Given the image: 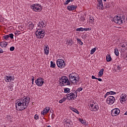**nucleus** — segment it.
<instances>
[{
	"label": "nucleus",
	"instance_id": "nucleus-3",
	"mask_svg": "<svg viewBox=\"0 0 127 127\" xmlns=\"http://www.w3.org/2000/svg\"><path fill=\"white\" fill-rule=\"evenodd\" d=\"M59 82L62 87L65 86H70L71 85L70 80H69L68 77H67L66 76H62L61 78H60Z\"/></svg>",
	"mask_w": 127,
	"mask_h": 127
},
{
	"label": "nucleus",
	"instance_id": "nucleus-15",
	"mask_svg": "<svg viewBox=\"0 0 127 127\" xmlns=\"http://www.w3.org/2000/svg\"><path fill=\"white\" fill-rule=\"evenodd\" d=\"M97 8L98 9H104V4H103L102 0H97Z\"/></svg>",
	"mask_w": 127,
	"mask_h": 127
},
{
	"label": "nucleus",
	"instance_id": "nucleus-49",
	"mask_svg": "<svg viewBox=\"0 0 127 127\" xmlns=\"http://www.w3.org/2000/svg\"><path fill=\"white\" fill-rule=\"evenodd\" d=\"M92 79H95V80H97V79H98V78L95 77V76L94 75H92Z\"/></svg>",
	"mask_w": 127,
	"mask_h": 127
},
{
	"label": "nucleus",
	"instance_id": "nucleus-45",
	"mask_svg": "<svg viewBox=\"0 0 127 127\" xmlns=\"http://www.w3.org/2000/svg\"><path fill=\"white\" fill-rule=\"evenodd\" d=\"M32 84L33 85L34 84V76H32Z\"/></svg>",
	"mask_w": 127,
	"mask_h": 127
},
{
	"label": "nucleus",
	"instance_id": "nucleus-12",
	"mask_svg": "<svg viewBox=\"0 0 127 127\" xmlns=\"http://www.w3.org/2000/svg\"><path fill=\"white\" fill-rule=\"evenodd\" d=\"M63 123L64 127H70L72 126V121L70 119H64L63 121Z\"/></svg>",
	"mask_w": 127,
	"mask_h": 127
},
{
	"label": "nucleus",
	"instance_id": "nucleus-38",
	"mask_svg": "<svg viewBox=\"0 0 127 127\" xmlns=\"http://www.w3.org/2000/svg\"><path fill=\"white\" fill-rule=\"evenodd\" d=\"M3 38H4V39L7 40V39H8V38H9V37L8 35H5L3 36Z\"/></svg>",
	"mask_w": 127,
	"mask_h": 127
},
{
	"label": "nucleus",
	"instance_id": "nucleus-56",
	"mask_svg": "<svg viewBox=\"0 0 127 127\" xmlns=\"http://www.w3.org/2000/svg\"><path fill=\"white\" fill-rule=\"evenodd\" d=\"M47 127H51V126H48Z\"/></svg>",
	"mask_w": 127,
	"mask_h": 127
},
{
	"label": "nucleus",
	"instance_id": "nucleus-31",
	"mask_svg": "<svg viewBox=\"0 0 127 127\" xmlns=\"http://www.w3.org/2000/svg\"><path fill=\"white\" fill-rule=\"evenodd\" d=\"M89 22L90 24H94V18L90 17Z\"/></svg>",
	"mask_w": 127,
	"mask_h": 127
},
{
	"label": "nucleus",
	"instance_id": "nucleus-34",
	"mask_svg": "<svg viewBox=\"0 0 127 127\" xmlns=\"http://www.w3.org/2000/svg\"><path fill=\"white\" fill-rule=\"evenodd\" d=\"M76 31H84V28L80 27L76 29Z\"/></svg>",
	"mask_w": 127,
	"mask_h": 127
},
{
	"label": "nucleus",
	"instance_id": "nucleus-27",
	"mask_svg": "<svg viewBox=\"0 0 127 127\" xmlns=\"http://www.w3.org/2000/svg\"><path fill=\"white\" fill-rule=\"evenodd\" d=\"M66 100H67V97H65V96L62 99L60 100L59 101L60 104H62L63 103H64V102H65Z\"/></svg>",
	"mask_w": 127,
	"mask_h": 127
},
{
	"label": "nucleus",
	"instance_id": "nucleus-9",
	"mask_svg": "<svg viewBox=\"0 0 127 127\" xmlns=\"http://www.w3.org/2000/svg\"><path fill=\"white\" fill-rule=\"evenodd\" d=\"M68 100H75L77 97V92L76 91L72 92L68 95H66Z\"/></svg>",
	"mask_w": 127,
	"mask_h": 127
},
{
	"label": "nucleus",
	"instance_id": "nucleus-24",
	"mask_svg": "<svg viewBox=\"0 0 127 127\" xmlns=\"http://www.w3.org/2000/svg\"><path fill=\"white\" fill-rule=\"evenodd\" d=\"M104 71H105V69L102 68L101 69L99 73H98V75L99 76V77H102V76H103V74H104Z\"/></svg>",
	"mask_w": 127,
	"mask_h": 127
},
{
	"label": "nucleus",
	"instance_id": "nucleus-19",
	"mask_svg": "<svg viewBox=\"0 0 127 127\" xmlns=\"http://www.w3.org/2000/svg\"><path fill=\"white\" fill-rule=\"evenodd\" d=\"M44 50L46 55H48V54H49V47L48 45H47L44 46Z\"/></svg>",
	"mask_w": 127,
	"mask_h": 127
},
{
	"label": "nucleus",
	"instance_id": "nucleus-2",
	"mask_svg": "<svg viewBox=\"0 0 127 127\" xmlns=\"http://www.w3.org/2000/svg\"><path fill=\"white\" fill-rule=\"evenodd\" d=\"M37 25V27L39 28L36 31V36L37 38L40 39L45 36V31L41 28H44L46 27V23L43 21H40Z\"/></svg>",
	"mask_w": 127,
	"mask_h": 127
},
{
	"label": "nucleus",
	"instance_id": "nucleus-17",
	"mask_svg": "<svg viewBox=\"0 0 127 127\" xmlns=\"http://www.w3.org/2000/svg\"><path fill=\"white\" fill-rule=\"evenodd\" d=\"M67 10H69V11L76 10V9H77V6L74 5H68L67 7Z\"/></svg>",
	"mask_w": 127,
	"mask_h": 127
},
{
	"label": "nucleus",
	"instance_id": "nucleus-52",
	"mask_svg": "<svg viewBox=\"0 0 127 127\" xmlns=\"http://www.w3.org/2000/svg\"><path fill=\"white\" fill-rule=\"evenodd\" d=\"M125 116H127V111L124 114Z\"/></svg>",
	"mask_w": 127,
	"mask_h": 127
},
{
	"label": "nucleus",
	"instance_id": "nucleus-43",
	"mask_svg": "<svg viewBox=\"0 0 127 127\" xmlns=\"http://www.w3.org/2000/svg\"><path fill=\"white\" fill-rule=\"evenodd\" d=\"M70 2V0H66V1L65 2V3H64V5H66L68 4Z\"/></svg>",
	"mask_w": 127,
	"mask_h": 127
},
{
	"label": "nucleus",
	"instance_id": "nucleus-5",
	"mask_svg": "<svg viewBox=\"0 0 127 127\" xmlns=\"http://www.w3.org/2000/svg\"><path fill=\"white\" fill-rule=\"evenodd\" d=\"M114 21L117 24H122L125 22V17L121 16H115L114 17Z\"/></svg>",
	"mask_w": 127,
	"mask_h": 127
},
{
	"label": "nucleus",
	"instance_id": "nucleus-6",
	"mask_svg": "<svg viewBox=\"0 0 127 127\" xmlns=\"http://www.w3.org/2000/svg\"><path fill=\"white\" fill-rule=\"evenodd\" d=\"M31 8L34 11L39 12L42 10V6L39 3H35L31 5Z\"/></svg>",
	"mask_w": 127,
	"mask_h": 127
},
{
	"label": "nucleus",
	"instance_id": "nucleus-54",
	"mask_svg": "<svg viewBox=\"0 0 127 127\" xmlns=\"http://www.w3.org/2000/svg\"><path fill=\"white\" fill-rule=\"evenodd\" d=\"M69 1H71V2L74 1V0H69Z\"/></svg>",
	"mask_w": 127,
	"mask_h": 127
},
{
	"label": "nucleus",
	"instance_id": "nucleus-25",
	"mask_svg": "<svg viewBox=\"0 0 127 127\" xmlns=\"http://www.w3.org/2000/svg\"><path fill=\"white\" fill-rule=\"evenodd\" d=\"M64 93H65L66 94H69V93H70V90H71V89L65 87L64 89Z\"/></svg>",
	"mask_w": 127,
	"mask_h": 127
},
{
	"label": "nucleus",
	"instance_id": "nucleus-13",
	"mask_svg": "<svg viewBox=\"0 0 127 127\" xmlns=\"http://www.w3.org/2000/svg\"><path fill=\"white\" fill-rule=\"evenodd\" d=\"M121 113V110L119 108H115L111 111V115L112 117H116V116H119Z\"/></svg>",
	"mask_w": 127,
	"mask_h": 127
},
{
	"label": "nucleus",
	"instance_id": "nucleus-46",
	"mask_svg": "<svg viewBox=\"0 0 127 127\" xmlns=\"http://www.w3.org/2000/svg\"><path fill=\"white\" fill-rule=\"evenodd\" d=\"M34 119L36 120H38V119H39V116L37 115H35L34 116Z\"/></svg>",
	"mask_w": 127,
	"mask_h": 127
},
{
	"label": "nucleus",
	"instance_id": "nucleus-11",
	"mask_svg": "<svg viewBox=\"0 0 127 127\" xmlns=\"http://www.w3.org/2000/svg\"><path fill=\"white\" fill-rule=\"evenodd\" d=\"M115 101H116V98L114 96H110L107 98L106 103L109 105H113L115 103Z\"/></svg>",
	"mask_w": 127,
	"mask_h": 127
},
{
	"label": "nucleus",
	"instance_id": "nucleus-47",
	"mask_svg": "<svg viewBox=\"0 0 127 127\" xmlns=\"http://www.w3.org/2000/svg\"><path fill=\"white\" fill-rule=\"evenodd\" d=\"M109 95H110V93H109V92H107L106 94H105L104 95V98H107V97H108Z\"/></svg>",
	"mask_w": 127,
	"mask_h": 127
},
{
	"label": "nucleus",
	"instance_id": "nucleus-8",
	"mask_svg": "<svg viewBox=\"0 0 127 127\" xmlns=\"http://www.w3.org/2000/svg\"><path fill=\"white\" fill-rule=\"evenodd\" d=\"M57 65L58 67H59V68H60V69H62L63 68H64L65 66H66L65 62L63 59L57 60Z\"/></svg>",
	"mask_w": 127,
	"mask_h": 127
},
{
	"label": "nucleus",
	"instance_id": "nucleus-7",
	"mask_svg": "<svg viewBox=\"0 0 127 127\" xmlns=\"http://www.w3.org/2000/svg\"><path fill=\"white\" fill-rule=\"evenodd\" d=\"M88 106L90 111H92V112H97L99 110V106L94 102L90 103Z\"/></svg>",
	"mask_w": 127,
	"mask_h": 127
},
{
	"label": "nucleus",
	"instance_id": "nucleus-53",
	"mask_svg": "<svg viewBox=\"0 0 127 127\" xmlns=\"http://www.w3.org/2000/svg\"><path fill=\"white\" fill-rule=\"evenodd\" d=\"M52 120H53V119H54V116L53 115L52 116Z\"/></svg>",
	"mask_w": 127,
	"mask_h": 127
},
{
	"label": "nucleus",
	"instance_id": "nucleus-42",
	"mask_svg": "<svg viewBox=\"0 0 127 127\" xmlns=\"http://www.w3.org/2000/svg\"><path fill=\"white\" fill-rule=\"evenodd\" d=\"M14 49H15V48H14V46H12L10 48V51H14Z\"/></svg>",
	"mask_w": 127,
	"mask_h": 127
},
{
	"label": "nucleus",
	"instance_id": "nucleus-1",
	"mask_svg": "<svg viewBox=\"0 0 127 127\" xmlns=\"http://www.w3.org/2000/svg\"><path fill=\"white\" fill-rule=\"evenodd\" d=\"M30 102V98L29 97H25V98L17 100L15 105L17 111H19L25 110L28 107Z\"/></svg>",
	"mask_w": 127,
	"mask_h": 127
},
{
	"label": "nucleus",
	"instance_id": "nucleus-36",
	"mask_svg": "<svg viewBox=\"0 0 127 127\" xmlns=\"http://www.w3.org/2000/svg\"><path fill=\"white\" fill-rule=\"evenodd\" d=\"M78 43L80 44V45H83V43L82 42V41H81L79 39H77Z\"/></svg>",
	"mask_w": 127,
	"mask_h": 127
},
{
	"label": "nucleus",
	"instance_id": "nucleus-20",
	"mask_svg": "<svg viewBox=\"0 0 127 127\" xmlns=\"http://www.w3.org/2000/svg\"><path fill=\"white\" fill-rule=\"evenodd\" d=\"M7 42H1L0 43V46L2 47V48H3V47H6L7 46Z\"/></svg>",
	"mask_w": 127,
	"mask_h": 127
},
{
	"label": "nucleus",
	"instance_id": "nucleus-39",
	"mask_svg": "<svg viewBox=\"0 0 127 127\" xmlns=\"http://www.w3.org/2000/svg\"><path fill=\"white\" fill-rule=\"evenodd\" d=\"M82 90H83V88L79 87L77 89L76 91H77V92H78L79 93H80V92H81V91H82Z\"/></svg>",
	"mask_w": 127,
	"mask_h": 127
},
{
	"label": "nucleus",
	"instance_id": "nucleus-55",
	"mask_svg": "<svg viewBox=\"0 0 127 127\" xmlns=\"http://www.w3.org/2000/svg\"><path fill=\"white\" fill-rule=\"evenodd\" d=\"M104 1H107V0H103Z\"/></svg>",
	"mask_w": 127,
	"mask_h": 127
},
{
	"label": "nucleus",
	"instance_id": "nucleus-4",
	"mask_svg": "<svg viewBox=\"0 0 127 127\" xmlns=\"http://www.w3.org/2000/svg\"><path fill=\"white\" fill-rule=\"evenodd\" d=\"M69 79L72 84H77L79 82V75L75 73H72L69 75Z\"/></svg>",
	"mask_w": 127,
	"mask_h": 127
},
{
	"label": "nucleus",
	"instance_id": "nucleus-29",
	"mask_svg": "<svg viewBox=\"0 0 127 127\" xmlns=\"http://www.w3.org/2000/svg\"><path fill=\"white\" fill-rule=\"evenodd\" d=\"M70 110H71V111H72V112H74L76 114H77V115H79V111H78L77 110V109H75V108H73V107H71V108H70Z\"/></svg>",
	"mask_w": 127,
	"mask_h": 127
},
{
	"label": "nucleus",
	"instance_id": "nucleus-18",
	"mask_svg": "<svg viewBox=\"0 0 127 127\" xmlns=\"http://www.w3.org/2000/svg\"><path fill=\"white\" fill-rule=\"evenodd\" d=\"M50 111V108L49 107H46L43 111L41 112V115H43V116H45V115H46V114L48 113V112Z\"/></svg>",
	"mask_w": 127,
	"mask_h": 127
},
{
	"label": "nucleus",
	"instance_id": "nucleus-10",
	"mask_svg": "<svg viewBox=\"0 0 127 127\" xmlns=\"http://www.w3.org/2000/svg\"><path fill=\"white\" fill-rule=\"evenodd\" d=\"M35 83L37 86L41 87L44 84V79L41 77H38L35 81Z\"/></svg>",
	"mask_w": 127,
	"mask_h": 127
},
{
	"label": "nucleus",
	"instance_id": "nucleus-41",
	"mask_svg": "<svg viewBox=\"0 0 127 127\" xmlns=\"http://www.w3.org/2000/svg\"><path fill=\"white\" fill-rule=\"evenodd\" d=\"M92 29L90 28H84V31H90Z\"/></svg>",
	"mask_w": 127,
	"mask_h": 127
},
{
	"label": "nucleus",
	"instance_id": "nucleus-32",
	"mask_svg": "<svg viewBox=\"0 0 127 127\" xmlns=\"http://www.w3.org/2000/svg\"><path fill=\"white\" fill-rule=\"evenodd\" d=\"M96 50H97V49H96V48H94L91 49L90 51L91 55H93V54H94V53H95V52H96Z\"/></svg>",
	"mask_w": 127,
	"mask_h": 127
},
{
	"label": "nucleus",
	"instance_id": "nucleus-35",
	"mask_svg": "<svg viewBox=\"0 0 127 127\" xmlns=\"http://www.w3.org/2000/svg\"><path fill=\"white\" fill-rule=\"evenodd\" d=\"M8 90H9L10 91H12L13 90V84H12L10 86H9Z\"/></svg>",
	"mask_w": 127,
	"mask_h": 127
},
{
	"label": "nucleus",
	"instance_id": "nucleus-48",
	"mask_svg": "<svg viewBox=\"0 0 127 127\" xmlns=\"http://www.w3.org/2000/svg\"><path fill=\"white\" fill-rule=\"evenodd\" d=\"M117 70H118V71H121V66H120V65H118L117 66Z\"/></svg>",
	"mask_w": 127,
	"mask_h": 127
},
{
	"label": "nucleus",
	"instance_id": "nucleus-50",
	"mask_svg": "<svg viewBox=\"0 0 127 127\" xmlns=\"http://www.w3.org/2000/svg\"><path fill=\"white\" fill-rule=\"evenodd\" d=\"M3 53V51L1 48H0V54Z\"/></svg>",
	"mask_w": 127,
	"mask_h": 127
},
{
	"label": "nucleus",
	"instance_id": "nucleus-26",
	"mask_svg": "<svg viewBox=\"0 0 127 127\" xmlns=\"http://www.w3.org/2000/svg\"><path fill=\"white\" fill-rule=\"evenodd\" d=\"M79 21H81L80 22L81 23H83L85 21V17L84 16H81L79 17Z\"/></svg>",
	"mask_w": 127,
	"mask_h": 127
},
{
	"label": "nucleus",
	"instance_id": "nucleus-22",
	"mask_svg": "<svg viewBox=\"0 0 127 127\" xmlns=\"http://www.w3.org/2000/svg\"><path fill=\"white\" fill-rule=\"evenodd\" d=\"M28 26L30 30H32V29L34 27V24H33L32 22H30L28 23Z\"/></svg>",
	"mask_w": 127,
	"mask_h": 127
},
{
	"label": "nucleus",
	"instance_id": "nucleus-44",
	"mask_svg": "<svg viewBox=\"0 0 127 127\" xmlns=\"http://www.w3.org/2000/svg\"><path fill=\"white\" fill-rule=\"evenodd\" d=\"M19 31H16V32H15V34L17 36L19 35V34H20V33H19Z\"/></svg>",
	"mask_w": 127,
	"mask_h": 127
},
{
	"label": "nucleus",
	"instance_id": "nucleus-33",
	"mask_svg": "<svg viewBox=\"0 0 127 127\" xmlns=\"http://www.w3.org/2000/svg\"><path fill=\"white\" fill-rule=\"evenodd\" d=\"M56 66V64H55V63H54V62H53V61H51L50 67H51V68H55Z\"/></svg>",
	"mask_w": 127,
	"mask_h": 127
},
{
	"label": "nucleus",
	"instance_id": "nucleus-23",
	"mask_svg": "<svg viewBox=\"0 0 127 127\" xmlns=\"http://www.w3.org/2000/svg\"><path fill=\"white\" fill-rule=\"evenodd\" d=\"M111 61H112V57H111V55H107L106 56V61L107 62H111Z\"/></svg>",
	"mask_w": 127,
	"mask_h": 127
},
{
	"label": "nucleus",
	"instance_id": "nucleus-30",
	"mask_svg": "<svg viewBox=\"0 0 127 127\" xmlns=\"http://www.w3.org/2000/svg\"><path fill=\"white\" fill-rule=\"evenodd\" d=\"M114 53L115 55H116V56H119V50L118 49V48H116L114 49Z\"/></svg>",
	"mask_w": 127,
	"mask_h": 127
},
{
	"label": "nucleus",
	"instance_id": "nucleus-28",
	"mask_svg": "<svg viewBox=\"0 0 127 127\" xmlns=\"http://www.w3.org/2000/svg\"><path fill=\"white\" fill-rule=\"evenodd\" d=\"M79 121L80 123H81V124H82V125H86L87 124V122L85 120H83V119H82L81 118H79Z\"/></svg>",
	"mask_w": 127,
	"mask_h": 127
},
{
	"label": "nucleus",
	"instance_id": "nucleus-40",
	"mask_svg": "<svg viewBox=\"0 0 127 127\" xmlns=\"http://www.w3.org/2000/svg\"><path fill=\"white\" fill-rule=\"evenodd\" d=\"M109 93V95H116V92L114 91H110L108 92Z\"/></svg>",
	"mask_w": 127,
	"mask_h": 127
},
{
	"label": "nucleus",
	"instance_id": "nucleus-37",
	"mask_svg": "<svg viewBox=\"0 0 127 127\" xmlns=\"http://www.w3.org/2000/svg\"><path fill=\"white\" fill-rule=\"evenodd\" d=\"M8 35L9 37H10V38H11V39H13V34L11 33Z\"/></svg>",
	"mask_w": 127,
	"mask_h": 127
},
{
	"label": "nucleus",
	"instance_id": "nucleus-14",
	"mask_svg": "<svg viewBox=\"0 0 127 127\" xmlns=\"http://www.w3.org/2000/svg\"><path fill=\"white\" fill-rule=\"evenodd\" d=\"M120 100L121 104H125L127 100V94H126L125 93H123L122 94H121V95L120 96Z\"/></svg>",
	"mask_w": 127,
	"mask_h": 127
},
{
	"label": "nucleus",
	"instance_id": "nucleus-51",
	"mask_svg": "<svg viewBox=\"0 0 127 127\" xmlns=\"http://www.w3.org/2000/svg\"><path fill=\"white\" fill-rule=\"evenodd\" d=\"M96 80H98V81H99V82H102V78H97V79H96Z\"/></svg>",
	"mask_w": 127,
	"mask_h": 127
},
{
	"label": "nucleus",
	"instance_id": "nucleus-16",
	"mask_svg": "<svg viewBox=\"0 0 127 127\" xmlns=\"http://www.w3.org/2000/svg\"><path fill=\"white\" fill-rule=\"evenodd\" d=\"M14 80V77L13 76H11L10 75L9 76L6 75V76H5V81L7 83H8V82H13Z\"/></svg>",
	"mask_w": 127,
	"mask_h": 127
},
{
	"label": "nucleus",
	"instance_id": "nucleus-21",
	"mask_svg": "<svg viewBox=\"0 0 127 127\" xmlns=\"http://www.w3.org/2000/svg\"><path fill=\"white\" fill-rule=\"evenodd\" d=\"M120 45L122 48H125L126 50H127V42H123L121 43Z\"/></svg>",
	"mask_w": 127,
	"mask_h": 127
}]
</instances>
